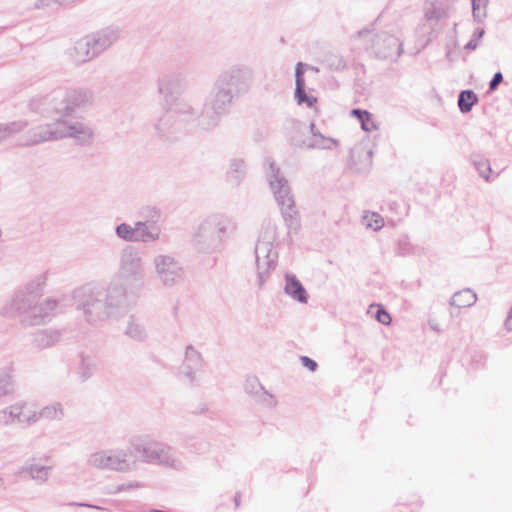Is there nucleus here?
I'll return each mask as SVG.
<instances>
[{
	"label": "nucleus",
	"instance_id": "13",
	"mask_svg": "<svg viewBox=\"0 0 512 512\" xmlns=\"http://www.w3.org/2000/svg\"><path fill=\"white\" fill-rule=\"evenodd\" d=\"M119 275L127 283L141 288L143 285L145 270L142 258L133 246H126L120 254Z\"/></svg>",
	"mask_w": 512,
	"mask_h": 512
},
{
	"label": "nucleus",
	"instance_id": "43",
	"mask_svg": "<svg viewBox=\"0 0 512 512\" xmlns=\"http://www.w3.org/2000/svg\"><path fill=\"white\" fill-rule=\"evenodd\" d=\"M472 3V15L476 22L481 23L486 18V11H481L480 7L481 5L484 6V8L488 4V0H471Z\"/></svg>",
	"mask_w": 512,
	"mask_h": 512
},
{
	"label": "nucleus",
	"instance_id": "57",
	"mask_svg": "<svg viewBox=\"0 0 512 512\" xmlns=\"http://www.w3.org/2000/svg\"><path fill=\"white\" fill-rule=\"evenodd\" d=\"M68 505H70V506H78V507H88V508H93V509H97V510H103V508L100 507V506L89 504V503H83V502H70Z\"/></svg>",
	"mask_w": 512,
	"mask_h": 512
},
{
	"label": "nucleus",
	"instance_id": "63",
	"mask_svg": "<svg viewBox=\"0 0 512 512\" xmlns=\"http://www.w3.org/2000/svg\"><path fill=\"white\" fill-rule=\"evenodd\" d=\"M446 57L448 60H451V52L449 50L446 53Z\"/></svg>",
	"mask_w": 512,
	"mask_h": 512
},
{
	"label": "nucleus",
	"instance_id": "49",
	"mask_svg": "<svg viewBox=\"0 0 512 512\" xmlns=\"http://www.w3.org/2000/svg\"><path fill=\"white\" fill-rule=\"evenodd\" d=\"M412 246L407 238L400 239L396 246V253L400 256H406L412 253Z\"/></svg>",
	"mask_w": 512,
	"mask_h": 512
},
{
	"label": "nucleus",
	"instance_id": "7",
	"mask_svg": "<svg viewBox=\"0 0 512 512\" xmlns=\"http://www.w3.org/2000/svg\"><path fill=\"white\" fill-rule=\"evenodd\" d=\"M133 451L147 464L183 470V462L175 456L171 446L147 436H133L129 439Z\"/></svg>",
	"mask_w": 512,
	"mask_h": 512
},
{
	"label": "nucleus",
	"instance_id": "53",
	"mask_svg": "<svg viewBox=\"0 0 512 512\" xmlns=\"http://www.w3.org/2000/svg\"><path fill=\"white\" fill-rule=\"evenodd\" d=\"M301 364L311 372H315L318 368V364L315 360L308 356H300Z\"/></svg>",
	"mask_w": 512,
	"mask_h": 512
},
{
	"label": "nucleus",
	"instance_id": "48",
	"mask_svg": "<svg viewBox=\"0 0 512 512\" xmlns=\"http://www.w3.org/2000/svg\"><path fill=\"white\" fill-rule=\"evenodd\" d=\"M375 319L383 325H389L392 321V318L388 311L381 305H377Z\"/></svg>",
	"mask_w": 512,
	"mask_h": 512
},
{
	"label": "nucleus",
	"instance_id": "50",
	"mask_svg": "<svg viewBox=\"0 0 512 512\" xmlns=\"http://www.w3.org/2000/svg\"><path fill=\"white\" fill-rule=\"evenodd\" d=\"M309 66L303 62H298L296 64V68H295V85H303L305 84V79H304V74H305V70L308 68Z\"/></svg>",
	"mask_w": 512,
	"mask_h": 512
},
{
	"label": "nucleus",
	"instance_id": "9",
	"mask_svg": "<svg viewBox=\"0 0 512 512\" xmlns=\"http://www.w3.org/2000/svg\"><path fill=\"white\" fill-rule=\"evenodd\" d=\"M267 179L277 204L280 206L282 217L289 231L299 226L298 211L288 180L281 174L274 162H269Z\"/></svg>",
	"mask_w": 512,
	"mask_h": 512
},
{
	"label": "nucleus",
	"instance_id": "18",
	"mask_svg": "<svg viewBox=\"0 0 512 512\" xmlns=\"http://www.w3.org/2000/svg\"><path fill=\"white\" fill-rule=\"evenodd\" d=\"M205 364L202 354L192 345L185 348L184 359L180 367V373L190 382L196 380V373L201 371Z\"/></svg>",
	"mask_w": 512,
	"mask_h": 512
},
{
	"label": "nucleus",
	"instance_id": "3",
	"mask_svg": "<svg viewBox=\"0 0 512 512\" xmlns=\"http://www.w3.org/2000/svg\"><path fill=\"white\" fill-rule=\"evenodd\" d=\"M230 107V104L211 92L204 100L201 109L182 99L178 101L177 112L188 117L190 131L193 133L198 129L202 131L215 129L229 112Z\"/></svg>",
	"mask_w": 512,
	"mask_h": 512
},
{
	"label": "nucleus",
	"instance_id": "2",
	"mask_svg": "<svg viewBox=\"0 0 512 512\" xmlns=\"http://www.w3.org/2000/svg\"><path fill=\"white\" fill-rule=\"evenodd\" d=\"M65 297H47L39 301L32 295L14 292L1 306L0 315L17 320L23 327L44 325L62 308Z\"/></svg>",
	"mask_w": 512,
	"mask_h": 512
},
{
	"label": "nucleus",
	"instance_id": "61",
	"mask_svg": "<svg viewBox=\"0 0 512 512\" xmlns=\"http://www.w3.org/2000/svg\"><path fill=\"white\" fill-rule=\"evenodd\" d=\"M240 501H241L240 493H236L234 496V502H235L236 508L239 507Z\"/></svg>",
	"mask_w": 512,
	"mask_h": 512
},
{
	"label": "nucleus",
	"instance_id": "51",
	"mask_svg": "<svg viewBox=\"0 0 512 512\" xmlns=\"http://www.w3.org/2000/svg\"><path fill=\"white\" fill-rule=\"evenodd\" d=\"M143 487V484L137 481L129 482L128 484H120L113 491H109V494H116L126 490Z\"/></svg>",
	"mask_w": 512,
	"mask_h": 512
},
{
	"label": "nucleus",
	"instance_id": "12",
	"mask_svg": "<svg viewBox=\"0 0 512 512\" xmlns=\"http://www.w3.org/2000/svg\"><path fill=\"white\" fill-rule=\"evenodd\" d=\"M156 279L166 289L180 285L185 279V269L177 258L170 254H158L153 258Z\"/></svg>",
	"mask_w": 512,
	"mask_h": 512
},
{
	"label": "nucleus",
	"instance_id": "23",
	"mask_svg": "<svg viewBox=\"0 0 512 512\" xmlns=\"http://www.w3.org/2000/svg\"><path fill=\"white\" fill-rule=\"evenodd\" d=\"M285 287L284 292L290 296L293 300L298 301L300 303L308 302V294L303 286V284L298 280V278L291 273L285 274Z\"/></svg>",
	"mask_w": 512,
	"mask_h": 512
},
{
	"label": "nucleus",
	"instance_id": "56",
	"mask_svg": "<svg viewBox=\"0 0 512 512\" xmlns=\"http://www.w3.org/2000/svg\"><path fill=\"white\" fill-rule=\"evenodd\" d=\"M14 393L13 386H0V399Z\"/></svg>",
	"mask_w": 512,
	"mask_h": 512
},
{
	"label": "nucleus",
	"instance_id": "47",
	"mask_svg": "<svg viewBox=\"0 0 512 512\" xmlns=\"http://www.w3.org/2000/svg\"><path fill=\"white\" fill-rule=\"evenodd\" d=\"M485 34V30L481 27H478L474 30L471 39L465 45V49L467 50H475L478 47V40H480Z\"/></svg>",
	"mask_w": 512,
	"mask_h": 512
},
{
	"label": "nucleus",
	"instance_id": "29",
	"mask_svg": "<svg viewBox=\"0 0 512 512\" xmlns=\"http://www.w3.org/2000/svg\"><path fill=\"white\" fill-rule=\"evenodd\" d=\"M123 332L126 336L136 342H144L148 338V332L145 325L134 315L129 316Z\"/></svg>",
	"mask_w": 512,
	"mask_h": 512
},
{
	"label": "nucleus",
	"instance_id": "38",
	"mask_svg": "<svg viewBox=\"0 0 512 512\" xmlns=\"http://www.w3.org/2000/svg\"><path fill=\"white\" fill-rule=\"evenodd\" d=\"M116 236L126 242H136L135 225L131 226L128 223H120L115 227Z\"/></svg>",
	"mask_w": 512,
	"mask_h": 512
},
{
	"label": "nucleus",
	"instance_id": "10",
	"mask_svg": "<svg viewBox=\"0 0 512 512\" xmlns=\"http://www.w3.org/2000/svg\"><path fill=\"white\" fill-rule=\"evenodd\" d=\"M178 101L153 122L154 135L163 142H175L191 133L188 117L177 112Z\"/></svg>",
	"mask_w": 512,
	"mask_h": 512
},
{
	"label": "nucleus",
	"instance_id": "37",
	"mask_svg": "<svg viewBox=\"0 0 512 512\" xmlns=\"http://www.w3.org/2000/svg\"><path fill=\"white\" fill-rule=\"evenodd\" d=\"M291 130L289 132L288 138L290 143L299 148V145L296 144L294 138H298L300 140H308L309 137H306V125L301 121L292 120L290 122Z\"/></svg>",
	"mask_w": 512,
	"mask_h": 512
},
{
	"label": "nucleus",
	"instance_id": "30",
	"mask_svg": "<svg viewBox=\"0 0 512 512\" xmlns=\"http://www.w3.org/2000/svg\"><path fill=\"white\" fill-rule=\"evenodd\" d=\"M246 392L258 404L265 407L276 405V398L271 391L265 389V386H246Z\"/></svg>",
	"mask_w": 512,
	"mask_h": 512
},
{
	"label": "nucleus",
	"instance_id": "46",
	"mask_svg": "<svg viewBox=\"0 0 512 512\" xmlns=\"http://www.w3.org/2000/svg\"><path fill=\"white\" fill-rule=\"evenodd\" d=\"M14 381V368L11 364L0 367V384H9Z\"/></svg>",
	"mask_w": 512,
	"mask_h": 512
},
{
	"label": "nucleus",
	"instance_id": "35",
	"mask_svg": "<svg viewBox=\"0 0 512 512\" xmlns=\"http://www.w3.org/2000/svg\"><path fill=\"white\" fill-rule=\"evenodd\" d=\"M351 115L357 118L361 124V128L366 132H371L378 129V126L372 120V114L360 108H354L351 111Z\"/></svg>",
	"mask_w": 512,
	"mask_h": 512
},
{
	"label": "nucleus",
	"instance_id": "17",
	"mask_svg": "<svg viewBox=\"0 0 512 512\" xmlns=\"http://www.w3.org/2000/svg\"><path fill=\"white\" fill-rule=\"evenodd\" d=\"M63 138H73L81 146L90 145L93 141L94 132L82 122H71L61 119V128Z\"/></svg>",
	"mask_w": 512,
	"mask_h": 512
},
{
	"label": "nucleus",
	"instance_id": "60",
	"mask_svg": "<svg viewBox=\"0 0 512 512\" xmlns=\"http://www.w3.org/2000/svg\"><path fill=\"white\" fill-rule=\"evenodd\" d=\"M309 129H310V133H311V136L310 137H314V133L317 134V131H319L315 125L314 122H311L310 125H309Z\"/></svg>",
	"mask_w": 512,
	"mask_h": 512
},
{
	"label": "nucleus",
	"instance_id": "59",
	"mask_svg": "<svg viewBox=\"0 0 512 512\" xmlns=\"http://www.w3.org/2000/svg\"><path fill=\"white\" fill-rule=\"evenodd\" d=\"M369 34H370V30L367 29V28H364V29H362V30L357 32L356 37L361 38V37H365V36H367Z\"/></svg>",
	"mask_w": 512,
	"mask_h": 512
},
{
	"label": "nucleus",
	"instance_id": "20",
	"mask_svg": "<svg viewBox=\"0 0 512 512\" xmlns=\"http://www.w3.org/2000/svg\"><path fill=\"white\" fill-rule=\"evenodd\" d=\"M68 54L77 65L86 63L99 55L90 35L76 41L68 50Z\"/></svg>",
	"mask_w": 512,
	"mask_h": 512
},
{
	"label": "nucleus",
	"instance_id": "41",
	"mask_svg": "<svg viewBox=\"0 0 512 512\" xmlns=\"http://www.w3.org/2000/svg\"><path fill=\"white\" fill-rule=\"evenodd\" d=\"M325 66L333 71H343L347 68L345 59L337 54H327L324 59Z\"/></svg>",
	"mask_w": 512,
	"mask_h": 512
},
{
	"label": "nucleus",
	"instance_id": "27",
	"mask_svg": "<svg viewBox=\"0 0 512 512\" xmlns=\"http://www.w3.org/2000/svg\"><path fill=\"white\" fill-rule=\"evenodd\" d=\"M64 417V409L61 403L55 402L49 404L39 411L31 413L30 421L37 423L38 421L45 419L49 421H60Z\"/></svg>",
	"mask_w": 512,
	"mask_h": 512
},
{
	"label": "nucleus",
	"instance_id": "64",
	"mask_svg": "<svg viewBox=\"0 0 512 512\" xmlns=\"http://www.w3.org/2000/svg\"><path fill=\"white\" fill-rule=\"evenodd\" d=\"M151 512H166V511L158 510V509H153Z\"/></svg>",
	"mask_w": 512,
	"mask_h": 512
},
{
	"label": "nucleus",
	"instance_id": "21",
	"mask_svg": "<svg viewBox=\"0 0 512 512\" xmlns=\"http://www.w3.org/2000/svg\"><path fill=\"white\" fill-rule=\"evenodd\" d=\"M120 29L117 26H107L91 34L96 52L100 55L102 52L112 46L120 37Z\"/></svg>",
	"mask_w": 512,
	"mask_h": 512
},
{
	"label": "nucleus",
	"instance_id": "25",
	"mask_svg": "<svg viewBox=\"0 0 512 512\" xmlns=\"http://www.w3.org/2000/svg\"><path fill=\"white\" fill-rule=\"evenodd\" d=\"M297 145L301 149H331L332 144L338 145V141L334 138L325 137L320 131L317 134L314 133V137H309L308 140H300L294 138Z\"/></svg>",
	"mask_w": 512,
	"mask_h": 512
},
{
	"label": "nucleus",
	"instance_id": "26",
	"mask_svg": "<svg viewBox=\"0 0 512 512\" xmlns=\"http://www.w3.org/2000/svg\"><path fill=\"white\" fill-rule=\"evenodd\" d=\"M136 242H154L160 238L161 229L158 225L143 221L135 222Z\"/></svg>",
	"mask_w": 512,
	"mask_h": 512
},
{
	"label": "nucleus",
	"instance_id": "5",
	"mask_svg": "<svg viewBox=\"0 0 512 512\" xmlns=\"http://www.w3.org/2000/svg\"><path fill=\"white\" fill-rule=\"evenodd\" d=\"M92 100L93 92L88 88L57 89L39 100L33 99L31 107L42 114L52 111L64 117L71 116L77 109L90 105Z\"/></svg>",
	"mask_w": 512,
	"mask_h": 512
},
{
	"label": "nucleus",
	"instance_id": "42",
	"mask_svg": "<svg viewBox=\"0 0 512 512\" xmlns=\"http://www.w3.org/2000/svg\"><path fill=\"white\" fill-rule=\"evenodd\" d=\"M20 409V405L13 404L0 410V425L9 426L15 423L16 412Z\"/></svg>",
	"mask_w": 512,
	"mask_h": 512
},
{
	"label": "nucleus",
	"instance_id": "6",
	"mask_svg": "<svg viewBox=\"0 0 512 512\" xmlns=\"http://www.w3.org/2000/svg\"><path fill=\"white\" fill-rule=\"evenodd\" d=\"M233 222L225 214L216 213L206 217L193 235L194 248L201 253H213L220 250L223 240Z\"/></svg>",
	"mask_w": 512,
	"mask_h": 512
},
{
	"label": "nucleus",
	"instance_id": "4",
	"mask_svg": "<svg viewBox=\"0 0 512 512\" xmlns=\"http://www.w3.org/2000/svg\"><path fill=\"white\" fill-rule=\"evenodd\" d=\"M254 71L246 64H233L220 71L213 83L212 93L232 105L247 94L253 85Z\"/></svg>",
	"mask_w": 512,
	"mask_h": 512
},
{
	"label": "nucleus",
	"instance_id": "52",
	"mask_svg": "<svg viewBox=\"0 0 512 512\" xmlns=\"http://www.w3.org/2000/svg\"><path fill=\"white\" fill-rule=\"evenodd\" d=\"M372 222H367L366 226L372 228L374 231H378L383 226V219L378 213L371 214Z\"/></svg>",
	"mask_w": 512,
	"mask_h": 512
},
{
	"label": "nucleus",
	"instance_id": "19",
	"mask_svg": "<svg viewBox=\"0 0 512 512\" xmlns=\"http://www.w3.org/2000/svg\"><path fill=\"white\" fill-rule=\"evenodd\" d=\"M52 468L53 467L50 465H42L36 462L35 459H29L16 471L15 475L18 477H27L35 481L38 485H44L49 480Z\"/></svg>",
	"mask_w": 512,
	"mask_h": 512
},
{
	"label": "nucleus",
	"instance_id": "31",
	"mask_svg": "<svg viewBox=\"0 0 512 512\" xmlns=\"http://www.w3.org/2000/svg\"><path fill=\"white\" fill-rule=\"evenodd\" d=\"M246 175V164L243 159L233 158L230 161L229 170L227 172L228 182L232 186H239Z\"/></svg>",
	"mask_w": 512,
	"mask_h": 512
},
{
	"label": "nucleus",
	"instance_id": "22",
	"mask_svg": "<svg viewBox=\"0 0 512 512\" xmlns=\"http://www.w3.org/2000/svg\"><path fill=\"white\" fill-rule=\"evenodd\" d=\"M61 338V332L56 329L46 328L35 331L32 334L31 344L38 350H44L56 345Z\"/></svg>",
	"mask_w": 512,
	"mask_h": 512
},
{
	"label": "nucleus",
	"instance_id": "33",
	"mask_svg": "<svg viewBox=\"0 0 512 512\" xmlns=\"http://www.w3.org/2000/svg\"><path fill=\"white\" fill-rule=\"evenodd\" d=\"M479 101L477 94L470 89L462 90L458 95V108L461 113H469Z\"/></svg>",
	"mask_w": 512,
	"mask_h": 512
},
{
	"label": "nucleus",
	"instance_id": "16",
	"mask_svg": "<svg viewBox=\"0 0 512 512\" xmlns=\"http://www.w3.org/2000/svg\"><path fill=\"white\" fill-rule=\"evenodd\" d=\"M185 79L180 73L162 75L157 80V91L168 105L184 91Z\"/></svg>",
	"mask_w": 512,
	"mask_h": 512
},
{
	"label": "nucleus",
	"instance_id": "55",
	"mask_svg": "<svg viewBox=\"0 0 512 512\" xmlns=\"http://www.w3.org/2000/svg\"><path fill=\"white\" fill-rule=\"evenodd\" d=\"M82 365H84V361H82ZM91 375L90 368L88 366H82L80 371V381L85 382L89 379Z\"/></svg>",
	"mask_w": 512,
	"mask_h": 512
},
{
	"label": "nucleus",
	"instance_id": "44",
	"mask_svg": "<svg viewBox=\"0 0 512 512\" xmlns=\"http://www.w3.org/2000/svg\"><path fill=\"white\" fill-rule=\"evenodd\" d=\"M16 405H20V409H18V412H16L17 417H15V422H17L18 424H20L24 427H29V426H32L33 424H35V422H32V420L30 421L31 413L26 414L24 412V409L26 407V402H23V401L17 402Z\"/></svg>",
	"mask_w": 512,
	"mask_h": 512
},
{
	"label": "nucleus",
	"instance_id": "14",
	"mask_svg": "<svg viewBox=\"0 0 512 512\" xmlns=\"http://www.w3.org/2000/svg\"><path fill=\"white\" fill-rule=\"evenodd\" d=\"M370 49L378 59L396 61L403 52V44L397 37L380 32L372 38Z\"/></svg>",
	"mask_w": 512,
	"mask_h": 512
},
{
	"label": "nucleus",
	"instance_id": "28",
	"mask_svg": "<svg viewBox=\"0 0 512 512\" xmlns=\"http://www.w3.org/2000/svg\"><path fill=\"white\" fill-rule=\"evenodd\" d=\"M48 275V270L35 275L24 287L17 289L15 292H23L24 294L32 295L36 299H39L47 285Z\"/></svg>",
	"mask_w": 512,
	"mask_h": 512
},
{
	"label": "nucleus",
	"instance_id": "15",
	"mask_svg": "<svg viewBox=\"0 0 512 512\" xmlns=\"http://www.w3.org/2000/svg\"><path fill=\"white\" fill-rule=\"evenodd\" d=\"M61 128V119L44 125L31 128L22 136L21 145L30 147L40 143L56 141L63 139Z\"/></svg>",
	"mask_w": 512,
	"mask_h": 512
},
{
	"label": "nucleus",
	"instance_id": "58",
	"mask_svg": "<svg viewBox=\"0 0 512 512\" xmlns=\"http://www.w3.org/2000/svg\"><path fill=\"white\" fill-rule=\"evenodd\" d=\"M507 330H512V306L504 323Z\"/></svg>",
	"mask_w": 512,
	"mask_h": 512
},
{
	"label": "nucleus",
	"instance_id": "40",
	"mask_svg": "<svg viewBox=\"0 0 512 512\" xmlns=\"http://www.w3.org/2000/svg\"><path fill=\"white\" fill-rule=\"evenodd\" d=\"M77 0H37L34 4L35 9H55L58 7L72 6Z\"/></svg>",
	"mask_w": 512,
	"mask_h": 512
},
{
	"label": "nucleus",
	"instance_id": "8",
	"mask_svg": "<svg viewBox=\"0 0 512 512\" xmlns=\"http://www.w3.org/2000/svg\"><path fill=\"white\" fill-rule=\"evenodd\" d=\"M277 227L271 221L262 225L255 245V260L257 270V285L261 289L269 278L270 272L277 266L278 252L275 249Z\"/></svg>",
	"mask_w": 512,
	"mask_h": 512
},
{
	"label": "nucleus",
	"instance_id": "34",
	"mask_svg": "<svg viewBox=\"0 0 512 512\" xmlns=\"http://www.w3.org/2000/svg\"><path fill=\"white\" fill-rule=\"evenodd\" d=\"M28 126L26 120H17L10 123H0V143L9 139L12 135L23 131Z\"/></svg>",
	"mask_w": 512,
	"mask_h": 512
},
{
	"label": "nucleus",
	"instance_id": "11",
	"mask_svg": "<svg viewBox=\"0 0 512 512\" xmlns=\"http://www.w3.org/2000/svg\"><path fill=\"white\" fill-rule=\"evenodd\" d=\"M87 463L97 469L126 473L134 470L129 451L121 448L106 449L92 453Z\"/></svg>",
	"mask_w": 512,
	"mask_h": 512
},
{
	"label": "nucleus",
	"instance_id": "32",
	"mask_svg": "<svg viewBox=\"0 0 512 512\" xmlns=\"http://www.w3.org/2000/svg\"><path fill=\"white\" fill-rule=\"evenodd\" d=\"M477 300L476 294L469 288L455 292L450 300V305L458 308L472 306Z\"/></svg>",
	"mask_w": 512,
	"mask_h": 512
},
{
	"label": "nucleus",
	"instance_id": "62",
	"mask_svg": "<svg viewBox=\"0 0 512 512\" xmlns=\"http://www.w3.org/2000/svg\"><path fill=\"white\" fill-rule=\"evenodd\" d=\"M4 485H5V480L2 477V475H0V489L4 488Z\"/></svg>",
	"mask_w": 512,
	"mask_h": 512
},
{
	"label": "nucleus",
	"instance_id": "45",
	"mask_svg": "<svg viewBox=\"0 0 512 512\" xmlns=\"http://www.w3.org/2000/svg\"><path fill=\"white\" fill-rule=\"evenodd\" d=\"M142 215L146 218V220L144 222L157 225V222L160 219L161 213L158 208L148 206L143 209Z\"/></svg>",
	"mask_w": 512,
	"mask_h": 512
},
{
	"label": "nucleus",
	"instance_id": "54",
	"mask_svg": "<svg viewBox=\"0 0 512 512\" xmlns=\"http://www.w3.org/2000/svg\"><path fill=\"white\" fill-rule=\"evenodd\" d=\"M502 81H503V74H502L500 71L496 72V73L493 75V77H492V79L490 80V82H489V88H488L489 92H494V91H496V90H497V88H498V86L500 85V83H501Z\"/></svg>",
	"mask_w": 512,
	"mask_h": 512
},
{
	"label": "nucleus",
	"instance_id": "39",
	"mask_svg": "<svg viewBox=\"0 0 512 512\" xmlns=\"http://www.w3.org/2000/svg\"><path fill=\"white\" fill-rule=\"evenodd\" d=\"M472 163L475 169L478 171L479 175L486 181H489L490 174L492 172L489 160L482 156L476 155L472 157Z\"/></svg>",
	"mask_w": 512,
	"mask_h": 512
},
{
	"label": "nucleus",
	"instance_id": "24",
	"mask_svg": "<svg viewBox=\"0 0 512 512\" xmlns=\"http://www.w3.org/2000/svg\"><path fill=\"white\" fill-rule=\"evenodd\" d=\"M447 16V9L443 4L430 1L424 4V18L431 30H435L439 22Z\"/></svg>",
	"mask_w": 512,
	"mask_h": 512
},
{
	"label": "nucleus",
	"instance_id": "36",
	"mask_svg": "<svg viewBox=\"0 0 512 512\" xmlns=\"http://www.w3.org/2000/svg\"><path fill=\"white\" fill-rule=\"evenodd\" d=\"M305 88L306 84L295 85L294 98L298 105L305 104L307 107L312 108L317 103V98L307 94Z\"/></svg>",
	"mask_w": 512,
	"mask_h": 512
},
{
	"label": "nucleus",
	"instance_id": "1",
	"mask_svg": "<svg viewBox=\"0 0 512 512\" xmlns=\"http://www.w3.org/2000/svg\"><path fill=\"white\" fill-rule=\"evenodd\" d=\"M71 299L77 311L90 324H98L116 317L128 306L126 288L112 284L107 288L86 283L71 292Z\"/></svg>",
	"mask_w": 512,
	"mask_h": 512
}]
</instances>
